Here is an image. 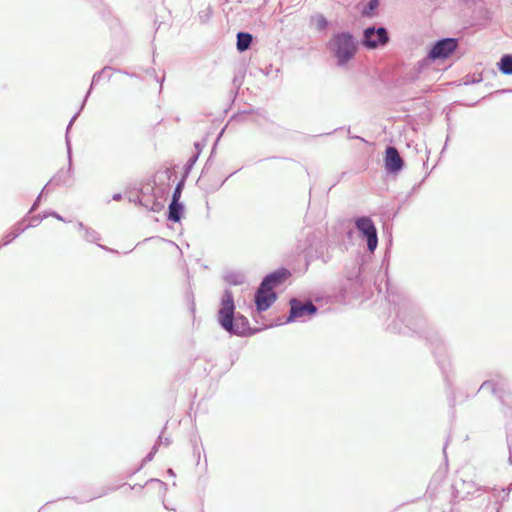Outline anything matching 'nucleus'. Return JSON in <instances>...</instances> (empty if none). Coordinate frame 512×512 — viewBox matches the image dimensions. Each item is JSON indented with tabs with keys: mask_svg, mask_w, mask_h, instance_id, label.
Here are the masks:
<instances>
[{
	"mask_svg": "<svg viewBox=\"0 0 512 512\" xmlns=\"http://www.w3.org/2000/svg\"><path fill=\"white\" fill-rule=\"evenodd\" d=\"M387 300L392 307L395 318L387 326V330L392 333L403 335L417 334L425 337L432 347V353L436 363L442 373L447 387L451 386L449 372L451 362L447 357L446 346L437 332L426 330V320L422 317L420 308L404 294H399L391 285L390 280H386Z\"/></svg>",
	"mask_w": 512,
	"mask_h": 512,
	"instance_id": "1",
	"label": "nucleus"
},
{
	"mask_svg": "<svg viewBox=\"0 0 512 512\" xmlns=\"http://www.w3.org/2000/svg\"><path fill=\"white\" fill-rule=\"evenodd\" d=\"M353 223L358 231L359 237L366 243L369 255L358 256L352 267L346 266L345 278L347 286L353 293H360L368 282L367 265L371 256L378 246V231L370 216H356Z\"/></svg>",
	"mask_w": 512,
	"mask_h": 512,
	"instance_id": "2",
	"label": "nucleus"
},
{
	"mask_svg": "<svg viewBox=\"0 0 512 512\" xmlns=\"http://www.w3.org/2000/svg\"><path fill=\"white\" fill-rule=\"evenodd\" d=\"M217 322L219 326L231 336L249 337L255 335L261 330L272 327L273 325L262 328H252L247 317L236 312L234 295L231 289L226 288L220 298L219 309L217 312Z\"/></svg>",
	"mask_w": 512,
	"mask_h": 512,
	"instance_id": "3",
	"label": "nucleus"
},
{
	"mask_svg": "<svg viewBox=\"0 0 512 512\" xmlns=\"http://www.w3.org/2000/svg\"><path fill=\"white\" fill-rule=\"evenodd\" d=\"M360 45V40L350 31L334 32L326 44L338 67H344L351 62Z\"/></svg>",
	"mask_w": 512,
	"mask_h": 512,
	"instance_id": "4",
	"label": "nucleus"
},
{
	"mask_svg": "<svg viewBox=\"0 0 512 512\" xmlns=\"http://www.w3.org/2000/svg\"><path fill=\"white\" fill-rule=\"evenodd\" d=\"M506 387V379L502 375L497 373L493 378L485 380L481 384L479 391H490L491 394L494 395L501 402L503 406L502 411L504 416L512 418V399H508L509 392L507 391Z\"/></svg>",
	"mask_w": 512,
	"mask_h": 512,
	"instance_id": "5",
	"label": "nucleus"
},
{
	"mask_svg": "<svg viewBox=\"0 0 512 512\" xmlns=\"http://www.w3.org/2000/svg\"><path fill=\"white\" fill-rule=\"evenodd\" d=\"M390 41L388 30L384 26L372 24L364 28L360 44L367 50L384 48Z\"/></svg>",
	"mask_w": 512,
	"mask_h": 512,
	"instance_id": "6",
	"label": "nucleus"
},
{
	"mask_svg": "<svg viewBox=\"0 0 512 512\" xmlns=\"http://www.w3.org/2000/svg\"><path fill=\"white\" fill-rule=\"evenodd\" d=\"M289 306V314L285 321L280 324H289L297 321L305 322L313 318L319 310V308L311 301L303 302L297 298H291L289 300Z\"/></svg>",
	"mask_w": 512,
	"mask_h": 512,
	"instance_id": "7",
	"label": "nucleus"
},
{
	"mask_svg": "<svg viewBox=\"0 0 512 512\" xmlns=\"http://www.w3.org/2000/svg\"><path fill=\"white\" fill-rule=\"evenodd\" d=\"M458 48V39L454 37H444L434 41L428 49L430 60H447Z\"/></svg>",
	"mask_w": 512,
	"mask_h": 512,
	"instance_id": "8",
	"label": "nucleus"
},
{
	"mask_svg": "<svg viewBox=\"0 0 512 512\" xmlns=\"http://www.w3.org/2000/svg\"><path fill=\"white\" fill-rule=\"evenodd\" d=\"M67 161H68V167L67 169L61 168L58 170V172L49 180L48 183H46V187L49 186H67L70 187L72 183H70V180L72 179L73 175V156H72V144L70 137H67Z\"/></svg>",
	"mask_w": 512,
	"mask_h": 512,
	"instance_id": "9",
	"label": "nucleus"
},
{
	"mask_svg": "<svg viewBox=\"0 0 512 512\" xmlns=\"http://www.w3.org/2000/svg\"><path fill=\"white\" fill-rule=\"evenodd\" d=\"M384 169L388 175L397 176L405 167V161L395 146L388 145L383 157Z\"/></svg>",
	"mask_w": 512,
	"mask_h": 512,
	"instance_id": "10",
	"label": "nucleus"
},
{
	"mask_svg": "<svg viewBox=\"0 0 512 512\" xmlns=\"http://www.w3.org/2000/svg\"><path fill=\"white\" fill-rule=\"evenodd\" d=\"M291 275V271L288 268L281 266L267 273L261 280L260 285L267 288L268 290L273 291L274 289L283 285L285 281L291 277Z\"/></svg>",
	"mask_w": 512,
	"mask_h": 512,
	"instance_id": "11",
	"label": "nucleus"
},
{
	"mask_svg": "<svg viewBox=\"0 0 512 512\" xmlns=\"http://www.w3.org/2000/svg\"><path fill=\"white\" fill-rule=\"evenodd\" d=\"M277 300V294L259 284L254 293L256 311L259 313L267 311Z\"/></svg>",
	"mask_w": 512,
	"mask_h": 512,
	"instance_id": "12",
	"label": "nucleus"
},
{
	"mask_svg": "<svg viewBox=\"0 0 512 512\" xmlns=\"http://www.w3.org/2000/svg\"><path fill=\"white\" fill-rule=\"evenodd\" d=\"M185 213V205L181 200L171 199L166 212V219L173 223H180Z\"/></svg>",
	"mask_w": 512,
	"mask_h": 512,
	"instance_id": "13",
	"label": "nucleus"
},
{
	"mask_svg": "<svg viewBox=\"0 0 512 512\" xmlns=\"http://www.w3.org/2000/svg\"><path fill=\"white\" fill-rule=\"evenodd\" d=\"M324 251H325V245L321 241L310 244L305 249L306 266L308 267L309 264L314 260H317V259L321 260L323 257Z\"/></svg>",
	"mask_w": 512,
	"mask_h": 512,
	"instance_id": "14",
	"label": "nucleus"
},
{
	"mask_svg": "<svg viewBox=\"0 0 512 512\" xmlns=\"http://www.w3.org/2000/svg\"><path fill=\"white\" fill-rule=\"evenodd\" d=\"M26 220V217L22 221H19L16 223L12 229L5 233V235L2 238V245H8L13 240H15L17 237H19L26 229L29 228V226H24L23 222Z\"/></svg>",
	"mask_w": 512,
	"mask_h": 512,
	"instance_id": "15",
	"label": "nucleus"
},
{
	"mask_svg": "<svg viewBox=\"0 0 512 512\" xmlns=\"http://www.w3.org/2000/svg\"><path fill=\"white\" fill-rule=\"evenodd\" d=\"M253 42V35L247 31H239L236 34V49L239 53H243L250 49Z\"/></svg>",
	"mask_w": 512,
	"mask_h": 512,
	"instance_id": "16",
	"label": "nucleus"
},
{
	"mask_svg": "<svg viewBox=\"0 0 512 512\" xmlns=\"http://www.w3.org/2000/svg\"><path fill=\"white\" fill-rule=\"evenodd\" d=\"M239 170H236L234 172H232L231 174H229L226 178H224L222 181L218 182V183H214V184H205L204 183V180L203 178L204 177H199L196 184L199 186V188L201 190H203L206 194H210V193H214L216 191H218L223 185L224 183L227 181L228 178H230L231 176H233L235 173H237Z\"/></svg>",
	"mask_w": 512,
	"mask_h": 512,
	"instance_id": "17",
	"label": "nucleus"
},
{
	"mask_svg": "<svg viewBox=\"0 0 512 512\" xmlns=\"http://www.w3.org/2000/svg\"><path fill=\"white\" fill-rule=\"evenodd\" d=\"M111 69L112 68L110 66H105L101 70H99L93 74L90 87H89L88 91L86 92L84 99L81 103V109H84V107L87 103V100L90 97V95L94 89V86L100 82V80L102 79V76L105 74V72L107 70H111Z\"/></svg>",
	"mask_w": 512,
	"mask_h": 512,
	"instance_id": "18",
	"label": "nucleus"
},
{
	"mask_svg": "<svg viewBox=\"0 0 512 512\" xmlns=\"http://www.w3.org/2000/svg\"><path fill=\"white\" fill-rule=\"evenodd\" d=\"M223 280L232 286L242 285L245 282V275L240 271H226L223 274Z\"/></svg>",
	"mask_w": 512,
	"mask_h": 512,
	"instance_id": "19",
	"label": "nucleus"
},
{
	"mask_svg": "<svg viewBox=\"0 0 512 512\" xmlns=\"http://www.w3.org/2000/svg\"><path fill=\"white\" fill-rule=\"evenodd\" d=\"M497 68L503 75H512V54H503L497 62Z\"/></svg>",
	"mask_w": 512,
	"mask_h": 512,
	"instance_id": "20",
	"label": "nucleus"
},
{
	"mask_svg": "<svg viewBox=\"0 0 512 512\" xmlns=\"http://www.w3.org/2000/svg\"><path fill=\"white\" fill-rule=\"evenodd\" d=\"M160 443H162V435L161 434L158 436V438H157L155 444L153 445L151 451L142 459V461L139 464V466L134 471H132L129 474V477H131L134 474L138 473L140 470H142V468L145 466L146 463H148V462L153 460L155 454L157 453V451L159 449Z\"/></svg>",
	"mask_w": 512,
	"mask_h": 512,
	"instance_id": "21",
	"label": "nucleus"
},
{
	"mask_svg": "<svg viewBox=\"0 0 512 512\" xmlns=\"http://www.w3.org/2000/svg\"><path fill=\"white\" fill-rule=\"evenodd\" d=\"M310 23L315 26L319 32H326L331 26V22L321 13H317L310 17Z\"/></svg>",
	"mask_w": 512,
	"mask_h": 512,
	"instance_id": "22",
	"label": "nucleus"
},
{
	"mask_svg": "<svg viewBox=\"0 0 512 512\" xmlns=\"http://www.w3.org/2000/svg\"><path fill=\"white\" fill-rule=\"evenodd\" d=\"M380 0H368L360 9V13L365 18H373L376 16Z\"/></svg>",
	"mask_w": 512,
	"mask_h": 512,
	"instance_id": "23",
	"label": "nucleus"
},
{
	"mask_svg": "<svg viewBox=\"0 0 512 512\" xmlns=\"http://www.w3.org/2000/svg\"><path fill=\"white\" fill-rule=\"evenodd\" d=\"M83 238L87 242L96 243L101 249H104V250H107V251H110V252H114L113 249H110V248H108V247H106L104 245L98 244V241L100 240V234L96 230H94L93 228L88 227L84 231Z\"/></svg>",
	"mask_w": 512,
	"mask_h": 512,
	"instance_id": "24",
	"label": "nucleus"
},
{
	"mask_svg": "<svg viewBox=\"0 0 512 512\" xmlns=\"http://www.w3.org/2000/svg\"><path fill=\"white\" fill-rule=\"evenodd\" d=\"M224 133V129H222L220 131V133L218 134L217 138L215 139L214 143H213V146H212V149H211V152H210V155L202 169V172H201V177H204L205 174L207 173L208 169L211 167L212 163H213V158H214V155L216 153V148H217V145H218V142L221 138V136L223 135Z\"/></svg>",
	"mask_w": 512,
	"mask_h": 512,
	"instance_id": "25",
	"label": "nucleus"
},
{
	"mask_svg": "<svg viewBox=\"0 0 512 512\" xmlns=\"http://www.w3.org/2000/svg\"><path fill=\"white\" fill-rule=\"evenodd\" d=\"M151 190L153 191V197L158 196L159 200L166 201L167 196H168L169 191H170V184L167 183L164 186H161V187H158V188H153L152 187Z\"/></svg>",
	"mask_w": 512,
	"mask_h": 512,
	"instance_id": "26",
	"label": "nucleus"
},
{
	"mask_svg": "<svg viewBox=\"0 0 512 512\" xmlns=\"http://www.w3.org/2000/svg\"><path fill=\"white\" fill-rule=\"evenodd\" d=\"M186 180H187V178H183V176H182L181 179L176 183V186L174 187V190L172 192L171 199H173V200L181 199V195H182L183 189L185 187Z\"/></svg>",
	"mask_w": 512,
	"mask_h": 512,
	"instance_id": "27",
	"label": "nucleus"
},
{
	"mask_svg": "<svg viewBox=\"0 0 512 512\" xmlns=\"http://www.w3.org/2000/svg\"><path fill=\"white\" fill-rule=\"evenodd\" d=\"M198 158L197 155H191L187 162L183 166L182 176L183 178H188L190 172L192 171L194 165L196 164Z\"/></svg>",
	"mask_w": 512,
	"mask_h": 512,
	"instance_id": "28",
	"label": "nucleus"
},
{
	"mask_svg": "<svg viewBox=\"0 0 512 512\" xmlns=\"http://www.w3.org/2000/svg\"><path fill=\"white\" fill-rule=\"evenodd\" d=\"M45 192H47V193L49 192L48 187H46V185L42 188L41 192L38 194V196L34 200L33 204L31 205V207L28 211V214L25 216L26 218L28 217L29 214L33 213L34 211H36L39 208L41 201H42V195Z\"/></svg>",
	"mask_w": 512,
	"mask_h": 512,
	"instance_id": "29",
	"label": "nucleus"
},
{
	"mask_svg": "<svg viewBox=\"0 0 512 512\" xmlns=\"http://www.w3.org/2000/svg\"><path fill=\"white\" fill-rule=\"evenodd\" d=\"M244 77H245V72L244 71L243 72L240 71V72H238L237 74L234 75V77L232 79V85L236 89L235 93H234V97H236V95L238 94V90L240 89V87L243 84Z\"/></svg>",
	"mask_w": 512,
	"mask_h": 512,
	"instance_id": "30",
	"label": "nucleus"
},
{
	"mask_svg": "<svg viewBox=\"0 0 512 512\" xmlns=\"http://www.w3.org/2000/svg\"><path fill=\"white\" fill-rule=\"evenodd\" d=\"M164 207H165V201L159 200L158 196H156V197H153V199L151 201V205H149V207H146V208L153 212H160L164 209Z\"/></svg>",
	"mask_w": 512,
	"mask_h": 512,
	"instance_id": "31",
	"label": "nucleus"
},
{
	"mask_svg": "<svg viewBox=\"0 0 512 512\" xmlns=\"http://www.w3.org/2000/svg\"><path fill=\"white\" fill-rule=\"evenodd\" d=\"M512 420V418H510ZM506 429V443L508 451L512 454V421L505 424Z\"/></svg>",
	"mask_w": 512,
	"mask_h": 512,
	"instance_id": "32",
	"label": "nucleus"
},
{
	"mask_svg": "<svg viewBox=\"0 0 512 512\" xmlns=\"http://www.w3.org/2000/svg\"><path fill=\"white\" fill-rule=\"evenodd\" d=\"M442 478H443L442 473L436 472L432 476V478L428 484L427 492H429L432 488L436 489L438 487V485L440 484V482L442 481Z\"/></svg>",
	"mask_w": 512,
	"mask_h": 512,
	"instance_id": "33",
	"label": "nucleus"
},
{
	"mask_svg": "<svg viewBox=\"0 0 512 512\" xmlns=\"http://www.w3.org/2000/svg\"><path fill=\"white\" fill-rule=\"evenodd\" d=\"M483 80L482 74L467 75L464 80L465 85L480 83Z\"/></svg>",
	"mask_w": 512,
	"mask_h": 512,
	"instance_id": "34",
	"label": "nucleus"
},
{
	"mask_svg": "<svg viewBox=\"0 0 512 512\" xmlns=\"http://www.w3.org/2000/svg\"><path fill=\"white\" fill-rule=\"evenodd\" d=\"M46 218H47L46 212H42V213H40L38 215L33 216L30 219V223L27 226H29V228L30 227H36L38 224H40Z\"/></svg>",
	"mask_w": 512,
	"mask_h": 512,
	"instance_id": "35",
	"label": "nucleus"
},
{
	"mask_svg": "<svg viewBox=\"0 0 512 512\" xmlns=\"http://www.w3.org/2000/svg\"><path fill=\"white\" fill-rule=\"evenodd\" d=\"M130 202H134L135 204L141 205L143 207H149L147 202H144V192L140 191L136 194L134 198H129Z\"/></svg>",
	"mask_w": 512,
	"mask_h": 512,
	"instance_id": "36",
	"label": "nucleus"
},
{
	"mask_svg": "<svg viewBox=\"0 0 512 512\" xmlns=\"http://www.w3.org/2000/svg\"><path fill=\"white\" fill-rule=\"evenodd\" d=\"M82 110L83 109H81V107H80L79 110L72 116V118L70 119V121L66 127V133H65V144L66 145H67V137H69L71 127H72L73 123L75 122V120L79 117Z\"/></svg>",
	"mask_w": 512,
	"mask_h": 512,
	"instance_id": "37",
	"label": "nucleus"
},
{
	"mask_svg": "<svg viewBox=\"0 0 512 512\" xmlns=\"http://www.w3.org/2000/svg\"><path fill=\"white\" fill-rule=\"evenodd\" d=\"M206 146V139H202L201 141H195L194 142V152L192 155H197V158H199L202 150Z\"/></svg>",
	"mask_w": 512,
	"mask_h": 512,
	"instance_id": "38",
	"label": "nucleus"
},
{
	"mask_svg": "<svg viewBox=\"0 0 512 512\" xmlns=\"http://www.w3.org/2000/svg\"><path fill=\"white\" fill-rule=\"evenodd\" d=\"M198 440H199V437H197V436H193V437H191V439H190V443H191V445H192V447H193V454H194V456H196V458H197V464H198V463H199V461H200V451H199V449H198V447H197Z\"/></svg>",
	"mask_w": 512,
	"mask_h": 512,
	"instance_id": "39",
	"label": "nucleus"
},
{
	"mask_svg": "<svg viewBox=\"0 0 512 512\" xmlns=\"http://www.w3.org/2000/svg\"><path fill=\"white\" fill-rule=\"evenodd\" d=\"M431 62H436L435 60H430L428 54L417 62V68L419 72H422Z\"/></svg>",
	"mask_w": 512,
	"mask_h": 512,
	"instance_id": "40",
	"label": "nucleus"
},
{
	"mask_svg": "<svg viewBox=\"0 0 512 512\" xmlns=\"http://www.w3.org/2000/svg\"><path fill=\"white\" fill-rule=\"evenodd\" d=\"M114 490H115V488H109V489H107V490L103 491L102 493H100L99 495H97V496H93V497H90V498L85 499V500H79L77 497H72V499H73L74 501H76L77 503L89 502V501H91V500H93V499H96V498H98V497H101V496H103V495H106V494L108 493V491H114Z\"/></svg>",
	"mask_w": 512,
	"mask_h": 512,
	"instance_id": "41",
	"label": "nucleus"
},
{
	"mask_svg": "<svg viewBox=\"0 0 512 512\" xmlns=\"http://www.w3.org/2000/svg\"><path fill=\"white\" fill-rule=\"evenodd\" d=\"M152 483H156V484H158L161 488H163V490H164V491H166V490H167V484H166L164 481H162V480H160V479H157V478H151V479H149V480L146 482V484H145V485L152 484Z\"/></svg>",
	"mask_w": 512,
	"mask_h": 512,
	"instance_id": "42",
	"label": "nucleus"
},
{
	"mask_svg": "<svg viewBox=\"0 0 512 512\" xmlns=\"http://www.w3.org/2000/svg\"><path fill=\"white\" fill-rule=\"evenodd\" d=\"M45 212L47 214V217L48 216L54 217L55 219H57L59 221L66 222V219L54 210H49V211H45Z\"/></svg>",
	"mask_w": 512,
	"mask_h": 512,
	"instance_id": "43",
	"label": "nucleus"
},
{
	"mask_svg": "<svg viewBox=\"0 0 512 512\" xmlns=\"http://www.w3.org/2000/svg\"><path fill=\"white\" fill-rule=\"evenodd\" d=\"M428 174H429V173H427V174L424 176V178H423L420 182L416 183V184L412 187V189H411V191L409 192V194L407 195V197H409V196H411L412 194H414V193H415V192H416V191L421 187V185H422V184H423V182L425 181V179H426V177L428 176Z\"/></svg>",
	"mask_w": 512,
	"mask_h": 512,
	"instance_id": "44",
	"label": "nucleus"
},
{
	"mask_svg": "<svg viewBox=\"0 0 512 512\" xmlns=\"http://www.w3.org/2000/svg\"><path fill=\"white\" fill-rule=\"evenodd\" d=\"M354 230L352 228H349L345 231V238L347 239L348 243H352L354 239Z\"/></svg>",
	"mask_w": 512,
	"mask_h": 512,
	"instance_id": "45",
	"label": "nucleus"
},
{
	"mask_svg": "<svg viewBox=\"0 0 512 512\" xmlns=\"http://www.w3.org/2000/svg\"><path fill=\"white\" fill-rule=\"evenodd\" d=\"M331 258H332V257H331V255L329 254V251H328V250H327V248L325 247V251H324V253H323V257H322L321 261H322L323 263H325V264H326V263H328V262L331 260Z\"/></svg>",
	"mask_w": 512,
	"mask_h": 512,
	"instance_id": "46",
	"label": "nucleus"
},
{
	"mask_svg": "<svg viewBox=\"0 0 512 512\" xmlns=\"http://www.w3.org/2000/svg\"><path fill=\"white\" fill-rule=\"evenodd\" d=\"M511 490H512V483L508 487L502 488V491L505 492V496L502 498V501H505L508 498Z\"/></svg>",
	"mask_w": 512,
	"mask_h": 512,
	"instance_id": "47",
	"label": "nucleus"
},
{
	"mask_svg": "<svg viewBox=\"0 0 512 512\" xmlns=\"http://www.w3.org/2000/svg\"><path fill=\"white\" fill-rule=\"evenodd\" d=\"M448 400H449V405L451 407H454L455 405V397H454V394L451 392V394L448 396Z\"/></svg>",
	"mask_w": 512,
	"mask_h": 512,
	"instance_id": "48",
	"label": "nucleus"
},
{
	"mask_svg": "<svg viewBox=\"0 0 512 512\" xmlns=\"http://www.w3.org/2000/svg\"><path fill=\"white\" fill-rule=\"evenodd\" d=\"M122 198H123L122 193H114V194L112 195V199H113L114 201H120V200H122Z\"/></svg>",
	"mask_w": 512,
	"mask_h": 512,
	"instance_id": "49",
	"label": "nucleus"
},
{
	"mask_svg": "<svg viewBox=\"0 0 512 512\" xmlns=\"http://www.w3.org/2000/svg\"><path fill=\"white\" fill-rule=\"evenodd\" d=\"M452 497L454 499L458 498V489L456 488L455 485H452Z\"/></svg>",
	"mask_w": 512,
	"mask_h": 512,
	"instance_id": "50",
	"label": "nucleus"
},
{
	"mask_svg": "<svg viewBox=\"0 0 512 512\" xmlns=\"http://www.w3.org/2000/svg\"><path fill=\"white\" fill-rule=\"evenodd\" d=\"M77 227H78L79 230H83V231H85L88 228V226L84 225V223L81 222V221H79L77 223Z\"/></svg>",
	"mask_w": 512,
	"mask_h": 512,
	"instance_id": "51",
	"label": "nucleus"
},
{
	"mask_svg": "<svg viewBox=\"0 0 512 512\" xmlns=\"http://www.w3.org/2000/svg\"><path fill=\"white\" fill-rule=\"evenodd\" d=\"M164 79H165V78H164V76H162V77H158L157 75H155V80H156L158 83H160V88H162V86H163Z\"/></svg>",
	"mask_w": 512,
	"mask_h": 512,
	"instance_id": "52",
	"label": "nucleus"
},
{
	"mask_svg": "<svg viewBox=\"0 0 512 512\" xmlns=\"http://www.w3.org/2000/svg\"><path fill=\"white\" fill-rule=\"evenodd\" d=\"M152 199H153V195L152 196H146V194L144 193V202H147L149 205H151Z\"/></svg>",
	"mask_w": 512,
	"mask_h": 512,
	"instance_id": "53",
	"label": "nucleus"
},
{
	"mask_svg": "<svg viewBox=\"0 0 512 512\" xmlns=\"http://www.w3.org/2000/svg\"><path fill=\"white\" fill-rule=\"evenodd\" d=\"M171 442H172L171 439L166 437L163 443L165 446H169L171 444Z\"/></svg>",
	"mask_w": 512,
	"mask_h": 512,
	"instance_id": "54",
	"label": "nucleus"
},
{
	"mask_svg": "<svg viewBox=\"0 0 512 512\" xmlns=\"http://www.w3.org/2000/svg\"><path fill=\"white\" fill-rule=\"evenodd\" d=\"M507 92H512V90L511 89H502V90L496 91V93H507Z\"/></svg>",
	"mask_w": 512,
	"mask_h": 512,
	"instance_id": "55",
	"label": "nucleus"
},
{
	"mask_svg": "<svg viewBox=\"0 0 512 512\" xmlns=\"http://www.w3.org/2000/svg\"><path fill=\"white\" fill-rule=\"evenodd\" d=\"M167 473H168L170 476H173V477H175V476H176V475H175V472H174V471H173V469H171V468H169V469L167 470Z\"/></svg>",
	"mask_w": 512,
	"mask_h": 512,
	"instance_id": "56",
	"label": "nucleus"
},
{
	"mask_svg": "<svg viewBox=\"0 0 512 512\" xmlns=\"http://www.w3.org/2000/svg\"><path fill=\"white\" fill-rule=\"evenodd\" d=\"M147 74L152 75L155 74V70L153 68H150L146 71Z\"/></svg>",
	"mask_w": 512,
	"mask_h": 512,
	"instance_id": "57",
	"label": "nucleus"
},
{
	"mask_svg": "<svg viewBox=\"0 0 512 512\" xmlns=\"http://www.w3.org/2000/svg\"><path fill=\"white\" fill-rule=\"evenodd\" d=\"M446 448H447V443L444 445L443 447V453L444 455H446ZM445 460L447 461V456H445Z\"/></svg>",
	"mask_w": 512,
	"mask_h": 512,
	"instance_id": "58",
	"label": "nucleus"
},
{
	"mask_svg": "<svg viewBox=\"0 0 512 512\" xmlns=\"http://www.w3.org/2000/svg\"><path fill=\"white\" fill-rule=\"evenodd\" d=\"M165 172L168 174V179L170 180V178H171V176H172L171 171L167 169Z\"/></svg>",
	"mask_w": 512,
	"mask_h": 512,
	"instance_id": "59",
	"label": "nucleus"
},
{
	"mask_svg": "<svg viewBox=\"0 0 512 512\" xmlns=\"http://www.w3.org/2000/svg\"><path fill=\"white\" fill-rule=\"evenodd\" d=\"M508 461L509 463L512 465V453L509 452V458H508Z\"/></svg>",
	"mask_w": 512,
	"mask_h": 512,
	"instance_id": "60",
	"label": "nucleus"
},
{
	"mask_svg": "<svg viewBox=\"0 0 512 512\" xmlns=\"http://www.w3.org/2000/svg\"><path fill=\"white\" fill-rule=\"evenodd\" d=\"M448 140H449V137H447V139H446V142H445V145H444V147L442 149V152L445 150L446 146L448 145Z\"/></svg>",
	"mask_w": 512,
	"mask_h": 512,
	"instance_id": "61",
	"label": "nucleus"
},
{
	"mask_svg": "<svg viewBox=\"0 0 512 512\" xmlns=\"http://www.w3.org/2000/svg\"><path fill=\"white\" fill-rule=\"evenodd\" d=\"M191 311L194 312L195 311V304L194 302L192 301V305H191Z\"/></svg>",
	"mask_w": 512,
	"mask_h": 512,
	"instance_id": "62",
	"label": "nucleus"
},
{
	"mask_svg": "<svg viewBox=\"0 0 512 512\" xmlns=\"http://www.w3.org/2000/svg\"><path fill=\"white\" fill-rule=\"evenodd\" d=\"M477 103H478V101H477V102H474V103H472V104H470L469 106L474 107V106H476V105H477Z\"/></svg>",
	"mask_w": 512,
	"mask_h": 512,
	"instance_id": "63",
	"label": "nucleus"
},
{
	"mask_svg": "<svg viewBox=\"0 0 512 512\" xmlns=\"http://www.w3.org/2000/svg\"><path fill=\"white\" fill-rule=\"evenodd\" d=\"M111 79V75H107V81Z\"/></svg>",
	"mask_w": 512,
	"mask_h": 512,
	"instance_id": "64",
	"label": "nucleus"
}]
</instances>
